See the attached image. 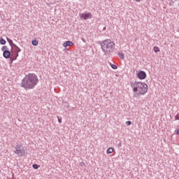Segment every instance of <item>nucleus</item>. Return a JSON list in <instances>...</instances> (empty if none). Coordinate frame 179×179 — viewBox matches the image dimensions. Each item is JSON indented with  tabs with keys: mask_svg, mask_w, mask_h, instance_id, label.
Wrapping results in <instances>:
<instances>
[{
	"mask_svg": "<svg viewBox=\"0 0 179 179\" xmlns=\"http://www.w3.org/2000/svg\"><path fill=\"white\" fill-rule=\"evenodd\" d=\"M177 134L179 135V129L177 130Z\"/></svg>",
	"mask_w": 179,
	"mask_h": 179,
	"instance_id": "nucleus-26",
	"label": "nucleus"
},
{
	"mask_svg": "<svg viewBox=\"0 0 179 179\" xmlns=\"http://www.w3.org/2000/svg\"><path fill=\"white\" fill-rule=\"evenodd\" d=\"M58 118V122H59V124H61V122H62V119L59 118V117L57 116Z\"/></svg>",
	"mask_w": 179,
	"mask_h": 179,
	"instance_id": "nucleus-23",
	"label": "nucleus"
},
{
	"mask_svg": "<svg viewBox=\"0 0 179 179\" xmlns=\"http://www.w3.org/2000/svg\"><path fill=\"white\" fill-rule=\"evenodd\" d=\"M31 44H32V45H34V46L38 45V41H37L36 40H33L31 41Z\"/></svg>",
	"mask_w": 179,
	"mask_h": 179,
	"instance_id": "nucleus-14",
	"label": "nucleus"
},
{
	"mask_svg": "<svg viewBox=\"0 0 179 179\" xmlns=\"http://www.w3.org/2000/svg\"><path fill=\"white\" fill-rule=\"evenodd\" d=\"M131 124H132V122H131V121H127V122H126V125L129 126V125H131Z\"/></svg>",
	"mask_w": 179,
	"mask_h": 179,
	"instance_id": "nucleus-21",
	"label": "nucleus"
},
{
	"mask_svg": "<svg viewBox=\"0 0 179 179\" xmlns=\"http://www.w3.org/2000/svg\"><path fill=\"white\" fill-rule=\"evenodd\" d=\"M73 45V43L71 41H67L63 43V47L64 48H66V47H72Z\"/></svg>",
	"mask_w": 179,
	"mask_h": 179,
	"instance_id": "nucleus-8",
	"label": "nucleus"
},
{
	"mask_svg": "<svg viewBox=\"0 0 179 179\" xmlns=\"http://www.w3.org/2000/svg\"><path fill=\"white\" fill-rule=\"evenodd\" d=\"M80 17L84 19V20H87L89 19H92V17H93V15H92V13H85L80 14Z\"/></svg>",
	"mask_w": 179,
	"mask_h": 179,
	"instance_id": "nucleus-5",
	"label": "nucleus"
},
{
	"mask_svg": "<svg viewBox=\"0 0 179 179\" xmlns=\"http://www.w3.org/2000/svg\"><path fill=\"white\" fill-rule=\"evenodd\" d=\"M110 66H111L112 69H117V68H118V66H117V65L113 64H110Z\"/></svg>",
	"mask_w": 179,
	"mask_h": 179,
	"instance_id": "nucleus-17",
	"label": "nucleus"
},
{
	"mask_svg": "<svg viewBox=\"0 0 179 179\" xmlns=\"http://www.w3.org/2000/svg\"><path fill=\"white\" fill-rule=\"evenodd\" d=\"M80 166L81 167H85V166H86V164H85V162H80Z\"/></svg>",
	"mask_w": 179,
	"mask_h": 179,
	"instance_id": "nucleus-20",
	"label": "nucleus"
},
{
	"mask_svg": "<svg viewBox=\"0 0 179 179\" xmlns=\"http://www.w3.org/2000/svg\"><path fill=\"white\" fill-rule=\"evenodd\" d=\"M0 44H1V45H5L6 44V41L2 38H0Z\"/></svg>",
	"mask_w": 179,
	"mask_h": 179,
	"instance_id": "nucleus-12",
	"label": "nucleus"
},
{
	"mask_svg": "<svg viewBox=\"0 0 179 179\" xmlns=\"http://www.w3.org/2000/svg\"><path fill=\"white\" fill-rule=\"evenodd\" d=\"M6 50H9V48H8V46L4 45L1 48V51H6Z\"/></svg>",
	"mask_w": 179,
	"mask_h": 179,
	"instance_id": "nucleus-15",
	"label": "nucleus"
},
{
	"mask_svg": "<svg viewBox=\"0 0 179 179\" xmlns=\"http://www.w3.org/2000/svg\"><path fill=\"white\" fill-rule=\"evenodd\" d=\"M118 57L120 58V59H124V52L118 53Z\"/></svg>",
	"mask_w": 179,
	"mask_h": 179,
	"instance_id": "nucleus-13",
	"label": "nucleus"
},
{
	"mask_svg": "<svg viewBox=\"0 0 179 179\" xmlns=\"http://www.w3.org/2000/svg\"><path fill=\"white\" fill-rule=\"evenodd\" d=\"M38 85V77L34 73H28L22 80L20 84L21 87H23L25 90H30L34 89L36 86Z\"/></svg>",
	"mask_w": 179,
	"mask_h": 179,
	"instance_id": "nucleus-1",
	"label": "nucleus"
},
{
	"mask_svg": "<svg viewBox=\"0 0 179 179\" xmlns=\"http://www.w3.org/2000/svg\"><path fill=\"white\" fill-rule=\"evenodd\" d=\"M133 92L135 94H141L143 96L148 93V85L142 82H136L131 84Z\"/></svg>",
	"mask_w": 179,
	"mask_h": 179,
	"instance_id": "nucleus-3",
	"label": "nucleus"
},
{
	"mask_svg": "<svg viewBox=\"0 0 179 179\" xmlns=\"http://www.w3.org/2000/svg\"><path fill=\"white\" fill-rule=\"evenodd\" d=\"M13 47L15 50V52H20V51H22V50L16 45H14V46H13Z\"/></svg>",
	"mask_w": 179,
	"mask_h": 179,
	"instance_id": "nucleus-10",
	"label": "nucleus"
},
{
	"mask_svg": "<svg viewBox=\"0 0 179 179\" xmlns=\"http://www.w3.org/2000/svg\"><path fill=\"white\" fill-rule=\"evenodd\" d=\"M154 51H155V52H159L160 49L159 48V47L155 46V47H154Z\"/></svg>",
	"mask_w": 179,
	"mask_h": 179,
	"instance_id": "nucleus-16",
	"label": "nucleus"
},
{
	"mask_svg": "<svg viewBox=\"0 0 179 179\" xmlns=\"http://www.w3.org/2000/svg\"><path fill=\"white\" fill-rule=\"evenodd\" d=\"M113 152H114V148L110 147L107 150H106V153L108 155H110V153H113Z\"/></svg>",
	"mask_w": 179,
	"mask_h": 179,
	"instance_id": "nucleus-11",
	"label": "nucleus"
},
{
	"mask_svg": "<svg viewBox=\"0 0 179 179\" xmlns=\"http://www.w3.org/2000/svg\"><path fill=\"white\" fill-rule=\"evenodd\" d=\"M17 59V57L16 56H13V58H10L11 62H13V61H16Z\"/></svg>",
	"mask_w": 179,
	"mask_h": 179,
	"instance_id": "nucleus-19",
	"label": "nucleus"
},
{
	"mask_svg": "<svg viewBox=\"0 0 179 179\" xmlns=\"http://www.w3.org/2000/svg\"><path fill=\"white\" fill-rule=\"evenodd\" d=\"M175 120H179V113H178V114L175 116Z\"/></svg>",
	"mask_w": 179,
	"mask_h": 179,
	"instance_id": "nucleus-22",
	"label": "nucleus"
},
{
	"mask_svg": "<svg viewBox=\"0 0 179 179\" xmlns=\"http://www.w3.org/2000/svg\"><path fill=\"white\" fill-rule=\"evenodd\" d=\"M11 52L10 50H3V57L8 59V58H10Z\"/></svg>",
	"mask_w": 179,
	"mask_h": 179,
	"instance_id": "nucleus-7",
	"label": "nucleus"
},
{
	"mask_svg": "<svg viewBox=\"0 0 179 179\" xmlns=\"http://www.w3.org/2000/svg\"><path fill=\"white\" fill-rule=\"evenodd\" d=\"M169 5H170V6H171V3H170V4H169Z\"/></svg>",
	"mask_w": 179,
	"mask_h": 179,
	"instance_id": "nucleus-28",
	"label": "nucleus"
},
{
	"mask_svg": "<svg viewBox=\"0 0 179 179\" xmlns=\"http://www.w3.org/2000/svg\"><path fill=\"white\" fill-rule=\"evenodd\" d=\"M99 44L104 55H111L115 50V43L111 39H106L99 42Z\"/></svg>",
	"mask_w": 179,
	"mask_h": 179,
	"instance_id": "nucleus-2",
	"label": "nucleus"
},
{
	"mask_svg": "<svg viewBox=\"0 0 179 179\" xmlns=\"http://www.w3.org/2000/svg\"><path fill=\"white\" fill-rule=\"evenodd\" d=\"M15 150L14 151V153L15 155H17L18 156H23L24 155V148L20 144H17L15 147Z\"/></svg>",
	"mask_w": 179,
	"mask_h": 179,
	"instance_id": "nucleus-4",
	"label": "nucleus"
},
{
	"mask_svg": "<svg viewBox=\"0 0 179 179\" xmlns=\"http://www.w3.org/2000/svg\"><path fill=\"white\" fill-rule=\"evenodd\" d=\"M15 56L17 58V57H19V52H15Z\"/></svg>",
	"mask_w": 179,
	"mask_h": 179,
	"instance_id": "nucleus-24",
	"label": "nucleus"
},
{
	"mask_svg": "<svg viewBox=\"0 0 179 179\" xmlns=\"http://www.w3.org/2000/svg\"><path fill=\"white\" fill-rule=\"evenodd\" d=\"M103 30H106V27H103Z\"/></svg>",
	"mask_w": 179,
	"mask_h": 179,
	"instance_id": "nucleus-27",
	"label": "nucleus"
},
{
	"mask_svg": "<svg viewBox=\"0 0 179 179\" xmlns=\"http://www.w3.org/2000/svg\"><path fill=\"white\" fill-rule=\"evenodd\" d=\"M136 2H141V0H134Z\"/></svg>",
	"mask_w": 179,
	"mask_h": 179,
	"instance_id": "nucleus-25",
	"label": "nucleus"
},
{
	"mask_svg": "<svg viewBox=\"0 0 179 179\" xmlns=\"http://www.w3.org/2000/svg\"><path fill=\"white\" fill-rule=\"evenodd\" d=\"M6 40H7L8 43H9V45H10L11 51H12V50H13L14 45H15L16 44L13 43V41H12V39H10L8 37L6 38Z\"/></svg>",
	"mask_w": 179,
	"mask_h": 179,
	"instance_id": "nucleus-9",
	"label": "nucleus"
},
{
	"mask_svg": "<svg viewBox=\"0 0 179 179\" xmlns=\"http://www.w3.org/2000/svg\"><path fill=\"white\" fill-rule=\"evenodd\" d=\"M146 72L143 71H141L138 73L137 74V77L138 78V79H140L141 80H143L144 79H146Z\"/></svg>",
	"mask_w": 179,
	"mask_h": 179,
	"instance_id": "nucleus-6",
	"label": "nucleus"
},
{
	"mask_svg": "<svg viewBox=\"0 0 179 179\" xmlns=\"http://www.w3.org/2000/svg\"><path fill=\"white\" fill-rule=\"evenodd\" d=\"M32 167H33V169H34L35 170H37V169H38V165L36 164H34L32 165Z\"/></svg>",
	"mask_w": 179,
	"mask_h": 179,
	"instance_id": "nucleus-18",
	"label": "nucleus"
},
{
	"mask_svg": "<svg viewBox=\"0 0 179 179\" xmlns=\"http://www.w3.org/2000/svg\"><path fill=\"white\" fill-rule=\"evenodd\" d=\"M175 1H177V0H175Z\"/></svg>",
	"mask_w": 179,
	"mask_h": 179,
	"instance_id": "nucleus-29",
	"label": "nucleus"
}]
</instances>
